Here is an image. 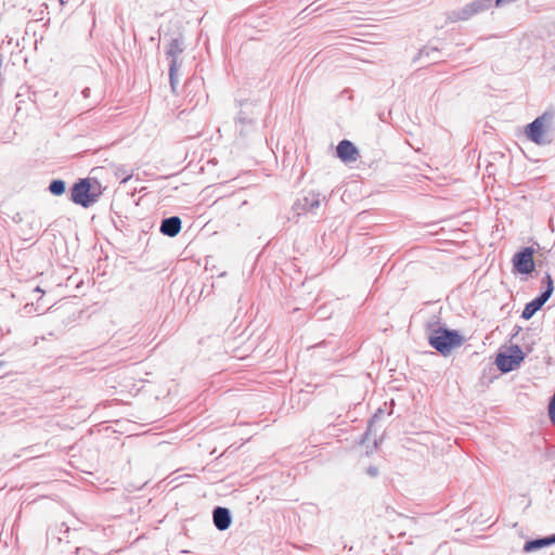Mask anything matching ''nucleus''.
Segmentation results:
<instances>
[{"label": "nucleus", "instance_id": "nucleus-1", "mask_svg": "<svg viewBox=\"0 0 555 555\" xmlns=\"http://www.w3.org/2000/svg\"><path fill=\"white\" fill-rule=\"evenodd\" d=\"M554 121V113L545 112L528 124L525 128V134L528 140L538 145H547L552 142L550 131Z\"/></svg>", "mask_w": 555, "mask_h": 555}, {"label": "nucleus", "instance_id": "nucleus-2", "mask_svg": "<svg viewBox=\"0 0 555 555\" xmlns=\"http://www.w3.org/2000/svg\"><path fill=\"white\" fill-rule=\"evenodd\" d=\"M428 343L442 356H448L453 348L462 345L463 338L456 331L438 327L429 334Z\"/></svg>", "mask_w": 555, "mask_h": 555}, {"label": "nucleus", "instance_id": "nucleus-3", "mask_svg": "<svg viewBox=\"0 0 555 555\" xmlns=\"http://www.w3.org/2000/svg\"><path fill=\"white\" fill-rule=\"evenodd\" d=\"M493 5H495L493 0H474L461 9L448 11L446 17L450 23L465 22L490 10Z\"/></svg>", "mask_w": 555, "mask_h": 555}, {"label": "nucleus", "instance_id": "nucleus-4", "mask_svg": "<svg viewBox=\"0 0 555 555\" xmlns=\"http://www.w3.org/2000/svg\"><path fill=\"white\" fill-rule=\"evenodd\" d=\"M100 194V192L95 193L92 191V185L89 179H80L73 185L70 190L72 201L85 208H88L92 204L96 203Z\"/></svg>", "mask_w": 555, "mask_h": 555}, {"label": "nucleus", "instance_id": "nucleus-5", "mask_svg": "<svg viewBox=\"0 0 555 555\" xmlns=\"http://www.w3.org/2000/svg\"><path fill=\"white\" fill-rule=\"evenodd\" d=\"M326 203V195L321 192L310 191L294 203L293 210L297 215L311 214L317 216L321 205Z\"/></svg>", "mask_w": 555, "mask_h": 555}, {"label": "nucleus", "instance_id": "nucleus-6", "mask_svg": "<svg viewBox=\"0 0 555 555\" xmlns=\"http://www.w3.org/2000/svg\"><path fill=\"white\" fill-rule=\"evenodd\" d=\"M525 359V353L518 345H512L506 352L496 356L495 364L502 373L516 370Z\"/></svg>", "mask_w": 555, "mask_h": 555}, {"label": "nucleus", "instance_id": "nucleus-7", "mask_svg": "<svg viewBox=\"0 0 555 555\" xmlns=\"http://www.w3.org/2000/svg\"><path fill=\"white\" fill-rule=\"evenodd\" d=\"M542 282L546 284L545 289L538 297L526 304L521 312V318L525 320H530L553 294L554 285L550 273L545 274Z\"/></svg>", "mask_w": 555, "mask_h": 555}, {"label": "nucleus", "instance_id": "nucleus-8", "mask_svg": "<svg viewBox=\"0 0 555 555\" xmlns=\"http://www.w3.org/2000/svg\"><path fill=\"white\" fill-rule=\"evenodd\" d=\"M514 270L521 274H529L534 270L533 248L525 247L513 257Z\"/></svg>", "mask_w": 555, "mask_h": 555}, {"label": "nucleus", "instance_id": "nucleus-9", "mask_svg": "<svg viewBox=\"0 0 555 555\" xmlns=\"http://www.w3.org/2000/svg\"><path fill=\"white\" fill-rule=\"evenodd\" d=\"M336 153L337 156L345 163L354 162L359 156L358 149L349 140L340 141L336 147Z\"/></svg>", "mask_w": 555, "mask_h": 555}, {"label": "nucleus", "instance_id": "nucleus-10", "mask_svg": "<svg viewBox=\"0 0 555 555\" xmlns=\"http://www.w3.org/2000/svg\"><path fill=\"white\" fill-rule=\"evenodd\" d=\"M212 520L215 527L220 530L224 531L229 529L232 522V516L231 512L227 507L217 506L212 511Z\"/></svg>", "mask_w": 555, "mask_h": 555}, {"label": "nucleus", "instance_id": "nucleus-11", "mask_svg": "<svg viewBox=\"0 0 555 555\" xmlns=\"http://www.w3.org/2000/svg\"><path fill=\"white\" fill-rule=\"evenodd\" d=\"M181 225V219L178 216H171L163 219L159 231L166 236L175 237L180 233Z\"/></svg>", "mask_w": 555, "mask_h": 555}, {"label": "nucleus", "instance_id": "nucleus-12", "mask_svg": "<svg viewBox=\"0 0 555 555\" xmlns=\"http://www.w3.org/2000/svg\"><path fill=\"white\" fill-rule=\"evenodd\" d=\"M554 544L552 534L539 539H532L525 543L524 545V552L525 553H531L534 551H538L540 548L546 547Z\"/></svg>", "mask_w": 555, "mask_h": 555}, {"label": "nucleus", "instance_id": "nucleus-13", "mask_svg": "<svg viewBox=\"0 0 555 555\" xmlns=\"http://www.w3.org/2000/svg\"><path fill=\"white\" fill-rule=\"evenodd\" d=\"M184 50V41L181 37L172 38L166 51L167 57H179Z\"/></svg>", "mask_w": 555, "mask_h": 555}, {"label": "nucleus", "instance_id": "nucleus-14", "mask_svg": "<svg viewBox=\"0 0 555 555\" xmlns=\"http://www.w3.org/2000/svg\"><path fill=\"white\" fill-rule=\"evenodd\" d=\"M438 54H439L438 48L426 46L420 50L417 59H427L431 63H437L440 61L438 57Z\"/></svg>", "mask_w": 555, "mask_h": 555}, {"label": "nucleus", "instance_id": "nucleus-15", "mask_svg": "<svg viewBox=\"0 0 555 555\" xmlns=\"http://www.w3.org/2000/svg\"><path fill=\"white\" fill-rule=\"evenodd\" d=\"M66 184L65 181L61 179L52 180L49 184V191L51 194L60 196L65 193Z\"/></svg>", "mask_w": 555, "mask_h": 555}, {"label": "nucleus", "instance_id": "nucleus-16", "mask_svg": "<svg viewBox=\"0 0 555 555\" xmlns=\"http://www.w3.org/2000/svg\"><path fill=\"white\" fill-rule=\"evenodd\" d=\"M236 122H237V125L241 126V128H240L241 133H244L245 131L248 130V128H250L253 126V119L249 118L243 111L240 112Z\"/></svg>", "mask_w": 555, "mask_h": 555}, {"label": "nucleus", "instance_id": "nucleus-17", "mask_svg": "<svg viewBox=\"0 0 555 555\" xmlns=\"http://www.w3.org/2000/svg\"><path fill=\"white\" fill-rule=\"evenodd\" d=\"M170 60L169 62V72H171V74L175 72V73H178L180 67H181V62H179V57H168Z\"/></svg>", "mask_w": 555, "mask_h": 555}, {"label": "nucleus", "instance_id": "nucleus-18", "mask_svg": "<svg viewBox=\"0 0 555 555\" xmlns=\"http://www.w3.org/2000/svg\"><path fill=\"white\" fill-rule=\"evenodd\" d=\"M169 81H170V87H171L172 92L176 93L177 86H178V82H179V80H178V73L173 72L171 74V72H169Z\"/></svg>", "mask_w": 555, "mask_h": 555}, {"label": "nucleus", "instance_id": "nucleus-19", "mask_svg": "<svg viewBox=\"0 0 555 555\" xmlns=\"http://www.w3.org/2000/svg\"><path fill=\"white\" fill-rule=\"evenodd\" d=\"M366 473L371 477H376L378 475V468L376 466H369Z\"/></svg>", "mask_w": 555, "mask_h": 555}, {"label": "nucleus", "instance_id": "nucleus-20", "mask_svg": "<svg viewBox=\"0 0 555 555\" xmlns=\"http://www.w3.org/2000/svg\"><path fill=\"white\" fill-rule=\"evenodd\" d=\"M89 93H90V89H89V88H85V89L82 90V95H83L85 98H88V96H89Z\"/></svg>", "mask_w": 555, "mask_h": 555}, {"label": "nucleus", "instance_id": "nucleus-21", "mask_svg": "<svg viewBox=\"0 0 555 555\" xmlns=\"http://www.w3.org/2000/svg\"><path fill=\"white\" fill-rule=\"evenodd\" d=\"M131 178V175H126L121 178V183H126Z\"/></svg>", "mask_w": 555, "mask_h": 555}, {"label": "nucleus", "instance_id": "nucleus-22", "mask_svg": "<svg viewBox=\"0 0 555 555\" xmlns=\"http://www.w3.org/2000/svg\"><path fill=\"white\" fill-rule=\"evenodd\" d=\"M62 527H64V533H68L69 532V528L67 526H65V524H62Z\"/></svg>", "mask_w": 555, "mask_h": 555}, {"label": "nucleus", "instance_id": "nucleus-23", "mask_svg": "<svg viewBox=\"0 0 555 555\" xmlns=\"http://www.w3.org/2000/svg\"><path fill=\"white\" fill-rule=\"evenodd\" d=\"M35 292L41 293L42 291H41V288H40L39 286H37V287L35 288Z\"/></svg>", "mask_w": 555, "mask_h": 555}, {"label": "nucleus", "instance_id": "nucleus-24", "mask_svg": "<svg viewBox=\"0 0 555 555\" xmlns=\"http://www.w3.org/2000/svg\"><path fill=\"white\" fill-rule=\"evenodd\" d=\"M552 538H553V542L555 543V533L552 534Z\"/></svg>", "mask_w": 555, "mask_h": 555}, {"label": "nucleus", "instance_id": "nucleus-25", "mask_svg": "<svg viewBox=\"0 0 555 555\" xmlns=\"http://www.w3.org/2000/svg\"><path fill=\"white\" fill-rule=\"evenodd\" d=\"M2 364H3V363H2V362H0V366H1Z\"/></svg>", "mask_w": 555, "mask_h": 555}]
</instances>
